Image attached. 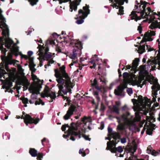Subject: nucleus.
<instances>
[{
  "label": "nucleus",
  "instance_id": "nucleus-16",
  "mask_svg": "<svg viewBox=\"0 0 160 160\" xmlns=\"http://www.w3.org/2000/svg\"><path fill=\"white\" fill-rule=\"evenodd\" d=\"M5 82L4 85L2 86V88L6 89L5 92H9L12 93V90L10 88L12 86V82L8 77L6 78L5 80Z\"/></svg>",
  "mask_w": 160,
  "mask_h": 160
},
{
  "label": "nucleus",
  "instance_id": "nucleus-44",
  "mask_svg": "<svg viewBox=\"0 0 160 160\" xmlns=\"http://www.w3.org/2000/svg\"><path fill=\"white\" fill-rule=\"evenodd\" d=\"M101 82H102V83L104 84H105L106 83V80L105 79L103 78L101 79H100Z\"/></svg>",
  "mask_w": 160,
  "mask_h": 160
},
{
  "label": "nucleus",
  "instance_id": "nucleus-40",
  "mask_svg": "<svg viewBox=\"0 0 160 160\" xmlns=\"http://www.w3.org/2000/svg\"><path fill=\"white\" fill-rule=\"evenodd\" d=\"M148 124L147 122H146V123H145V124L144 125V127L143 128V130L142 131L141 133L142 134L143 133L144 130L146 129V124Z\"/></svg>",
  "mask_w": 160,
  "mask_h": 160
},
{
  "label": "nucleus",
  "instance_id": "nucleus-18",
  "mask_svg": "<svg viewBox=\"0 0 160 160\" xmlns=\"http://www.w3.org/2000/svg\"><path fill=\"white\" fill-rule=\"evenodd\" d=\"M108 131L109 133V136L106 138V139L109 140L111 139V138H113L114 140H116V139H118L119 137V135L118 133L116 132H112V129L111 128H108Z\"/></svg>",
  "mask_w": 160,
  "mask_h": 160
},
{
  "label": "nucleus",
  "instance_id": "nucleus-21",
  "mask_svg": "<svg viewBox=\"0 0 160 160\" xmlns=\"http://www.w3.org/2000/svg\"><path fill=\"white\" fill-rule=\"evenodd\" d=\"M78 51V50H77L74 48L73 50L72 53L71 54L70 58L73 59L72 61V62L69 65L71 68V66L73 65L74 64L76 63L77 62V53L76 52Z\"/></svg>",
  "mask_w": 160,
  "mask_h": 160
},
{
  "label": "nucleus",
  "instance_id": "nucleus-25",
  "mask_svg": "<svg viewBox=\"0 0 160 160\" xmlns=\"http://www.w3.org/2000/svg\"><path fill=\"white\" fill-rule=\"evenodd\" d=\"M91 86L93 88L95 87V88L98 90H101V92H102V89H103L104 91V89L103 88H100L98 85L97 84V82L96 79H94L93 81H91Z\"/></svg>",
  "mask_w": 160,
  "mask_h": 160
},
{
  "label": "nucleus",
  "instance_id": "nucleus-11",
  "mask_svg": "<svg viewBox=\"0 0 160 160\" xmlns=\"http://www.w3.org/2000/svg\"><path fill=\"white\" fill-rule=\"evenodd\" d=\"M119 141L118 139L116 140H113L110 142H108L107 143V147L106 149L110 150L112 152L115 153L117 151L119 152H121L123 151V148L121 146H119L118 148H115L116 144Z\"/></svg>",
  "mask_w": 160,
  "mask_h": 160
},
{
  "label": "nucleus",
  "instance_id": "nucleus-35",
  "mask_svg": "<svg viewBox=\"0 0 160 160\" xmlns=\"http://www.w3.org/2000/svg\"><path fill=\"white\" fill-rule=\"evenodd\" d=\"M152 155L154 156H157L158 154V152L154 150H152L151 153Z\"/></svg>",
  "mask_w": 160,
  "mask_h": 160
},
{
  "label": "nucleus",
  "instance_id": "nucleus-63",
  "mask_svg": "<svg viewBox=\"0 0 160 160\" xmlns=\"http://www.w3.org/2000/svg\"><path fill=\"white\" fill-rule=\"evenodd\" d=\"M66 105H67V103H66L65 104V105H64V106H65V107L66 106Z\"/></svg>",
  "mask_w": 160,
  "mask_h": 160
},
{
  "label": "nucleus",
  "instance_id": "nucleus-27",
  "mask_svg": "<svg viewBox=\"0 0 160 160\" xmlns=\"http://www.w3.org/2000/svg\"><path fill=\"white\" fill-rule=\"evenodd\" d=\"M29 153L32 157H36L37 155V151L34 148H30Z\"/></svg>",
  "mask_w": 160,
  "mask_h": 160
},
{
  "label": "nucleus",
  "instance_id": "nucleus-59",
  "mask_svg": "<svg viewBox=\"0 0 160 160\" xmlns=\"http://www.w3.org/2000/svg\"><path fill=\"white\" fill-rule=\"evenodd\" d=\"M17 118H20V116H17Z\"/></svg>",
  "mask_w": 160,
  "mask_h": 160
},
{
  "label": "nucleus",
  "instance_id": "nucleus-22",
  "mask_svg": "<svg viewBox=\"0 0 160 160\" xmlns=\"http://www.w3.org/2000/svg\"><path fill=\"white\" fill-rule=\"evenodd\" d=\"M100 60L98 58H97V56L95 55L91 59L90 62L92 64V66H90V68H95L96 64H100L99 62Z\"/></svg>",
  "mask_w": 160,
  "mask_h": 160
},
{
  "label": "nucleus",
  "instance_id": "nucleus-15",
  "mask_svg": "<svg viewBox=\"0 0 160 160\" xmlns=\"http://www.w3.org/2000/svg\"><path fill=\"white\" fill-rule=\"evenodd\" d=\"M22 119L24 120V122L28 125V123H34L37 124L39 121L38 118L34 119L31 118L29 114H26L24 116H23L21 117Z\"/></svg>",
  "mask_w": 160,
  "mask_h": 160
},
{
  "label": "nucleus",
  "instance_id": "nucleus-32",
  "mask_svg": "<svg viewBox=\"0 0 160 160\" xmlns=\"http://www.w3.org/2000/svg\"><path fill=\"white\" fill-rule=\"evenodd\" d=\"M35 105H39L40 104L42 105H44V102H43L40 99H39L38 101H36L35 102Z\"/></svg>",
  "mask_w": 160,
  "mask_h": 160
},
{
  "label": "nucleus",
  "instance_id": "nucleus-41",
  "mask_svg": "<svg viewBox=\"0 0 160 160\" xmlns=\"http://www.w3.org/2000/svg\"><path fill=\"white\" fill-rule=\"evenodd\" d=\"M145 122H146V120H144L142 122L140 123L139 124L140 128H141L142 127V125H143V124Z\"/></svg>",
  "mask_w": 160,
  "mask_h": 160
},
{
  "label": "nucleus",
  "instance_id": "nucleus-31",
  "mask_svg": "<svg viewBox=\"0 0 160 160\" xmlns=\"http://www.w3.org/2000/svg\"><path fill=\"white\" fill-rule=\"evenodd\" d=\"M30 2V4L32 6H33L37 4L38 2V0H28Z\"/></svg>",
  "mask_w": 160,
  "mask_h": 160
},
{
  "label": "nucleus",
  "instance_id": "nucleus-10",
  "mask_svg": "<svg viewBox=\"0 0 160 160\" xmlns=\"http://www.w3.org/2000/svg\"><path fill=\"white\" fill-rule=\"evenodd\" d=\"M128 149L127 157L125 160H144L142 159H138L136 157L133 155L137 149L136 144L134 141L132 142V145Z\"/></svg>",
  "mask_w": 160,
  "mask_h": 160
},
{
  "label": "nucleus",
  "instance_id": "nucleus-7",
  "mask_svg": "<svg viewBox=\"0 0 160 160\" xmlns=\"http://www.w3.org/2000/svg\"><path fill=\"white\" fill-rule=\"evenodd\" d=\"M12 54L11 52L8 53L7 57L2 58L3 62L0 64V78L3 77L4 78H5V75H8L6 72L4 70V68L8 71L9 72L10 70L8 67V65L11 64L14 60L12 59Z\"/></svg>",
  "mask_w": 160,
  "mask_h": 160
},
{
  "label": "nucleus",
  "instance_id": "nucleus-24",
  "mask_svg": "<svg viewBox=\"0 0 160 160\" xmlns=\"http://www.w3.org/2000/svg\"><path fill=\"white\" fill-rule=\"evenodd\" d=\"M146 66H141L140 68L139 74L142 77H145L148 74V72L146 69Z\"/></svg>",
  "mask_w": 160,
  "mask_h": 160
},
{
  "label": "nucleus",
  "instance_id": "nucleus-3",
  "mask_svg": "<svg viewBox=\"0 0 160 160\" xmlns=\"http://www.w3.org/2000/svg\"><path fill=\"white\" fill-rule=\"evenodd\" d=\"M65 68V66L62 65L58 69H54L55 76L58 83L57 86L59 89L58 96H62L64 100L67 99L68 102V99H67V96L64 95H66L68 92H70L73 86L70 78L66 72Z\"/></svg>",
  "mask_w": 160,
  "mask_h": 160
},
{
  "label": "nucleus",
  "instance_id": "nucleus-9",
  "mask_svg": "<svg viewBox=\"0 0 160 160\" xmlns=\"http://www.w3.org/2000/svg\"><path fill=\"white\" fill-rule=\"evenodd\" d=\"M88 7L86 6L83 8V10L82 9L78 11V16L75 18V19H78L76 22L78 24H79L82 23L84 22L83 19L87 16L88 14L89 13V10L88 9Z\"/></svg>",
  "mask_w": 160,
  "mask_h": 160
},
{
  "label": "nucleus",
  "instance_id": "nucleus-50",
  "mask_svg": "<svg viewBox=\"0 0 160 160\" xmlns=\"http://www.w3.org/2000/svg\"><path fill=\"white\" fill-rule=\"evenodd\" d=\"M126 69H129L131 68V66L130 65H127L126 66Z\"/></svg>",
  "mask_w": 160,
  "mask_h": 160
},
{
  "label": "nucleus",
  "instance_id": "nucleus-46",
  "mask_svg": "<svg viewBox=\"0 0 160 160\" xmlns=\"http://www.w3.org/2000/svg\"><path fill=\"white\" fill-rule=\"evenodd\" d=\"M146 47L147 48V49L148 50V51H152V50L150 49V47L149 46H148V45H146Z\"/></svg>",
  "mask_w": 160,
  "mask_h": 160
},
{
  "label": "nucleus",
  "instance_id": "nucleus-37",
  "mask_svg": "<svg viewBox=\"0 0 160 160\" xmlns=\"http://www.w3.org/2000/svg\"><path fill=\"white\" fill-rule=\"evenodd\" d=\"M93 94L95 96L96 98H97L98 100H99V98L98 96V93L97 92H94Z\"/></svg>",
  "mask_w": 160,
  "mask_h": 160
},
{
  "label": "nucleus",
  "instance_id": "nucleus-14",
  "mask_svg": "<svg viewBox=\"0 0 160 160\" xmlns=\"http://www.w3.org/2000/svg\"><path fill=\"white\" fill-rule=\"evenodd\" d=\"M158 53L157 56L155 58H153L150 60L149 59L147 61V63L149 66L155 65L158 64L159 69H160V45H159Z\"/></svg>",
  "mask_w": 160,
  "mask_h": 160
},
{
  "label": "nucleus",
  "instance_id": "nucleus-5",
  "mask_svg": "<svg viewBox=\"0 0 160 160\" xmlns=\"http://www.w3.org/2000/svg\"><path fill=\"white\" fill-rule=\"evenodd\" d=\"M2 11L0 9V19L1 20L0 28L2 30V33L3 36L6 38L5 39V45L7 48L10 49L12 53L17 52L18 48L16 44L9 38H7L8 36V29L7 26L5 22V19L1 14Z\"/></svg>",
  "mask_w": 160,
  "mask_h": 160
},
{
  "label": "nucleus",
  "instance_id": "nucleus-58",
  "mask_svg": "<svg viewBox=\"0 0 160 160\" xmlns=\"http://www.w3.org/2000/svg\"><path fill=\"white\" fill-rule=\"evenodd\" d=\"M137 131H138V132H139V131L140 130V129H139V128H137Z\"/></svg>",
  "mask_w": 160,
  "mask_h": 160
},
{
  "label": "nucleus",
  "instance_id": "nucleus-53",
  "mask_svg": "<svg viewBox=\"0 0 160 160\" xmlns=\"http://www.w3.org/2000/svg\"><path fill=\"white\" fill-rule=\"evenodd\" d=\"M42 40L41 39H40V40L39 41H38V42L39 43H42Z\"/></svg>",
  "mask_w": 160,
  "mask_h": 160
},
{
  "label": "nucleus",
  "instance_id": "nucleus-43",
  "mask_svg": "<svg viewBox=\"0 0 160 160\" xmlns=\"http://www.w3.org/2000/svg\"><path fill=\"white\" fill-rule=\"evenodd\" d=\"M56 49L57 51L58 52H61V50L60 47H56Z\"/></svg>",
  "mask_w": 160,
  "mask_h": 160
},
{
  "label": "nucleus",
  "instance_id": "nucleus-51",
  "mask_svg": "<svg viewBox=\"0 0 160 160\" xmlns=\"http://www.w3.org/2000/svg\"><path fill=\"white\" fill-rule=\"evenodd\" d=\"M104 109V107L102 104L101 105V109L102 110Z\"/></svg>",
  "mask_w": 160,
  "mask_h": 160
},
{
  "label": "nucleus",
  "instance_id": "nucleus-26",
  "mask_svg": "<svg viewBox=\"0 0 160 160\" xmlns=\"http://www.w3.org/2000/svg\"><path fill=\"white\" fill-rule=\"evenodd\" d=\"M20 84L23 86L24 87L26 88V89H27L29 85V83L27 79L24 78L21 80Z\"/></svg>",
  "mask_w": 160,
  "mask_h": 160
},
{
  "label": "nucleus",
  "instance_id": "nucleus-57",
  "mask_svg": "<svg viewBox=\"0 0 160 160\" xmlns=\"http://www.w3.org/2000/svg\"><path fill=\"white\" fill-rule=\"evenodd\" d=\"M75 118L76 119H78L79 118V117L78 116H76L75 117Z\"/></svg>",
  "mask_w": 160,
  "mask_h": 160
},
{
  "label": "nucleus",
  "instance_id": "nucleus-47",
  "mask_svg": "<svg viewBox=\"0 0 160 160\" xmlns=\"http://www.w3.org/2000/svg\"><path fill=\"white\" fill-rule=\"evenodd\" d=\"M128 109L127 106L125 105L122 108V109L123 110H126Z\"/></svg>",
  "mask_w": 160,
  "mask_h": 160
},
{
  "label": "nucleus",
  "instance_id": "nucleus-61",
  "mask_svg": "<svg viewBox=\"0 0 160 160\" xmlns=\"http://www.w3.org/2000/svg\"><path fill=\"white\" fill-rule=\"evenodd\" d=\"M29 102H30V103L31 104L33 103V102H32L31 101H29Z\"/></svg>",
  "mask_w": 160,
  "mask_h": 160
},
{
  "label": "nucleus",
  "instance_id": "nucleus-29",
  "mask_svg": "<svg viewBox=\"0 0 160 160\" xmlns=\"http://www.w3.org/2000/svg\"><path fill=\"white\" fill-rule=\"evenodd\" d=\"M145 46L144 45L140 46L138 48L139 52L142 54L145 51Z\"/></svg>",
  "mask_w": 160,
  "mask_h": 160
},
{
  "label": "nucleus",
  "instance_id": "nucleus-34",
  "mask_svg": "<svg viewBox=\"0 0 160 160\" xmlns=\"http://www.w3.org/2000/svg\"><path fill=\"white\" fill-rule=\"evenodd\" d=\"M152 147L150 146H148V148L147 150V152L148 154H150L151 152L152 151Z\"/></svg>",
  "mask_w": 160,
  "mask_h": 160
},
{
  "label": "nucleus",
  "instance_id": "nucleus-49",
  "mask_svg": "<svg viewBox=\"0 0 160 160\" xmlns=\"http://www.w3.org/2000/svg\"><path fill=\"white\" fill-rule=\"evenodd\" d=\"M138 30L139 31L140 33H141V27L140 26H139L138 27Z\"/></svg>",
  "mask_w": 160,
  "mask_h": 160
},
{
  "label": "nucleus",
  "instance_id": "nucleus-6",
  "mask_svg": "<svg viewBox=\"0 0 160 160\" xmlns=\"http://www.w3.org/2000/svg\"><path fill=\"white\" fill-rule=\"evenodd\" d=\"M48 44L53 45L55 44V42L53 40L48 39L46 41L44 47L43 46V44L42 45L39 44L38 47L39 48L38 52L37 53L38 55L39 56L38 59L40 60L41 66L42 65V60H45V58L47 59V60L48 61L47 65L45 66L46 68H47V66H50L51 64H52L54 62L52 59H48L52 57L51 54L49 52H48V48L47 45Z\"/></svg>",
  "mask_w": 160,
  "mask_h": 160
},
{
  "label": "nucleus",
  "instance_id": "nucleus-55",
  "mask_svg": "<svg viewBox=\"0 0 160 160\" xmlns=\"http://www.w3.org/2000/svg\"><path fill=\"white\" fill-rule=\"evenodd\" d=\"M123 154H120V155H119V157H123Z\"/></svg>",
  "mask_w": 160,
  "mask_h": 160
},
{
  "label": "nucleus",
  "instance_id": "nucleus-13",
  "mask_svg": "<svg viewBox=\"0 0 160 160\" xmlns=\"http://www.w3.org/2000/svg\"><path fill=\"white\" fill-rule=\"evenodd\" d=\"M124 2L127 3L128 1V0H114L115 2L112 5L113 8L119 9V11L117 12V14L118 15L123 14V7L121 5L123 4Z\"/></svg>",
  "mask_w": 160,
  "mask_h": 160
},
{
  "label": "nucleus",
  "instance_id": "nucleus-20",
  "mask_svg": "<svg viewBox=\"0 0 160 160\" xmlns=\"http://www.w3.org/2000/svg\"><path fill=\"white\" fill-rule=\"evenodd\" d=\"M155 35V32L149 31L145 35L143 40L144 41H150L152 40V37Z\"/></svg>",
  "mask_w": 160,
  "mask_h": 160
},
{
  "label": "nucleus",
  "instance_id": "nucleus-56",
  "mask_svg": "<svg viewBox=\"0 0 160 160\" xmlns=\"http://www.w3.org/2000/svg\"><path fill=\"white\" fill-rule=\"evenodd\" d=\"M146 60L145 58H143L142 59V61L143 62H145Z\"/></svg>",
  "mask_w": 160,
  "mask_h": 160
},
{
  "label": "nucleus",
  "instance_id": "nucleus-64",
  "mask_svg": "<svg viewBox=\"0 0 160 160\" xmlns=\"http://www.w3.org/2000/svg\"><path fill=\"white\" fill-rule=\"evenodd\" d=\"M158 151L160 152V149L158 150Z\"/></svg>",
  "mask_w": 160,
  "mask_h": 160
},
{
  "label": "nucleus",
  "instance_id": "nucleus-48",
  "mask_svg": "<svg viewBox=\"0 0 160 160\" xmlns=\"http://www.w3.org/2000/svg\"><path fill=\"white\" fill-rule=\"evenodd\" d=\"M120 103L119 102H116V105L115 106H117L118 107L120 105Z\"/></svg>",
  "mask_w": 160,
  "mask_h": 160
},
{
  "label": "nucleus",
  "instance_id": "nucleus-36",
  "mask_svg": "<svg viewBox=\"0 0 160 160\" xmlns=\"http://www.w3.org/2000/svg\"><path fill=\"white\" fill-rule=\"evenodd\" d=\"M127 91L128 94L130 95L133 92L132 89L131 88H128Z\"/></svg>",
  "mask_w": 160,
  "mask_h": 160
},
{
  "label": "nucleus",
  "instance_id": "nucleus-33",
  "mask_svg": "<svg viewBox=\"0 0 160 160\" xmlns=\"http://www.w3.org/2000/svg\"><path fill=\"white\" fill-rule=\"evenodd\" d=\"M38 160H42L41 159L42 158L43 155L42 153H39L38 154L37 153Z\"/></svg>",
  "mask_w": 160,
  "mask_h": 160
},
{
  "label": "nucleus",
  "instance_id": "nucleus-54",
  "mask_svg": "<svg viewBox=\"0 0 160 160\" xmlns=\"http://www.w3.org/2000/svg\"><path fill=\"white\" fill-rule=\"evenodd\" d=\"M8 116H7L6 115H5V119H8Z\"/></svg>",
  "mask_w": 160,
  "mask_h": 160
},
{
  "label": "nucleus",
  "instance_id": "nucleus-39",
  "mask_svg": "<svg viewBox=\"0 0 160 160\" xmlns=\"http://www.w3.org/2000/svg\"><path fill=\"white\" fill-rule=\"evenodd\" d=\"M18 70L20 73H22L23 72V69L20 66H18Z\"/></svg>",
  "mask_w": 160,
  "mask_h": 160
},
{
  "label": "nucleus",
  "instance_id": "nucleus-12",
  "mask_svg": "<svg viewBox=\"0 0 160 160\" xmlns=\"http://www.w3.org/2000/svg\"><path fill=\"white\" fill-rule=\"evenodd\" d=\"M28 56L22 54H21L20 55L22 58H24L26 60H28L30 69L32 72H34L36 71V69L34 68L35 65L33 63V58L31 57V56L33 54V52L31 51H29L28 52Z\"/></svg>",
  "mask_w": 160,
  "mask_h": 160
},
{
  "label": "nucleus",
  "instance_id": "nucleus-2",
  "mask_svg": "<svg viewBox=\"0 0 160 160\" xmlns=\"http://www.w3.org/2000/svg\"><path fill=\"white\" fill-rule=\"evenodd\" d=\"M91 122L92 120L90 117H84L80 123L77 122L76 124L72 123L70 127L67 125H62V131H64L66 128H68V131L65 132L66 134L63 135V137L66 138L71 135L70 139L74 141L75 138L74 137H78L79 138L81 136H82L85 140L90 141V138L88 136L84 134V133L87 128L89 130L91 129L90 126L92 124Z\"/></svg>",
  "mask_w": 160,
  "mask_h": 160
},
{
  "label": "nucleus",
  "instance_id": "nucleus-60",
  "mask_svg": "<svg viewBox=\"0 0 160 160\" xmlns=\"http://www.w3.org/2000/svg\"><path fill=\"white\" fill-rule=\"evenodd\" d=\"M157 42H158V44H160V42H159V39H158V40H157Z\"/></svg>",
  "mask_w": 160,
  "mask_h": 160
},
{
  "label": "nucleus",
  "instance_id": "nucleus-19",
  "mask_svg": "<svg viewBox=\"0 0 160 160\" xmlns=\"http://www.w3.org/2000/svg\"><path fill=\"white\" fill-rule=\"evenodd\" d=\"M70 44L73 47H75L79 49L82 48V45L81 42L80 41L76 39H70L68 41Z\"/></svg>",
  "mask_w": 160,
  "mask_h": 160
},
{
  "label": "nucleus",
  "instance_id": "nucleus-42",
  "mask_svg": "<svg viewBox=\"0 0 160 160\" xmlns=\"http://www.w3.org/2000/svg\"><path fill=\"white\" fill-rule=\"evenodd\" d=\"M121 141L122 143H124L126 142V140L125 138H123L121 139Z\"/></svg>",
  "mask_w": 160,
  "mask_h": 160
},
{
  "label": "nucleus",
  "instance_id": "nucleus-4",
  "mask_svg": "<svg viewBox=\"0 0 160 160\" xmlns=\"http://www.w3.org/2000/svg\"><path fill=\"white\" fill-rule=\"evenodd\" d=\"M131 71H132V72H131L130 75H129L127 72L123 73L124 82L122 84L118 87L117 89H115L114 93L116 95L120 96L122 95L123 90L127 87V83H130L133 85L140 83V79L136 77L135 75L132 73L135 72V69H132Z\"/></svg>",
  "mask_w": 160,
  "mask_h": 160
},
{
  "label": "nucleus",
  "instance_id": "nucleus-17",
  "mask_svg": "<svg viewBox=\"0 0 160 160\" xmlns=\"http://www.w3.org/2000/svg\"><path fill=\"white\" fill-rule=\"evenodd\" d=\"M41 96L43 98L45 97H50L52 99H54L56 98V95L55 93L48 90V88L45 90L44 93L41 94Z\"/></svg>",
  "mask_w": 160,
  "mask_h": 160
},
{
  "label": "nucleus",
  "instance_id": "nucleus-1",
  "mask_svg": "<svg viewBox=\"0 0 160 160\" xmlns=\"http://www.w3.org/2000/svg\"><path fill=\"white\" fill-rule=\"evenodd\" d=\"M141 4L138 3L135 5L134 10L136 11L132 12L130 16L132 19L136 21L140 19L141 18H146L151 22L150 28L153 29L158 28L160 29V16L152 12L149 7L146 9V2L140 1Z\"/></svg>",
  "mask_w": 160,
  "mask_h": 160
},
{
  "label": "nucleus",
  "instance_id": "nucleus-52",
  "mask_svg": "<svg viewBox=\"0 0 160 160\" xmlns=\"http://www.w3.org/2000/svg\"><path fill=\"white\" fill-rule=\"evenodd\" d=\"M46 138H44L42 140V143L43 142H44L45 140H46Z\"/></svg>",
  "mask_w": 160,
  "mask_h": 160
},
{
  "label": "nucleus",
  "instance_id": "nucleus-23",
  "mask_svg": "<svg viewBox=\"0 0 160 160\" xmlns=\"http://www.w3.org/2000/svg\"><path fill=\"white\" fill-rule=\"evenodd\" d=\"M74 109L73 106H71L67 111L66 114L63 116V118L65 120L68 119L72 115Z\"/></svg>",
  "mask_w": 160,
  "mask_h": 160
},
{
  "label": "nucleus",
  "instance_id": "nucleus-38",
  "mask_svg": "<svg viewBox=\"0 0 160 160\" xmlns=\"http://www.w3.org/2000/svg\"><path fill=\"white\" fill-rule=\"evenodd\" d=\"M22 102L24 104L27 103L28 101V99L26 98H23L22 99Z\"/></svg>",
  "mask_w": 160,
  "mask_h": 160
},
{
  "label": "nucleus",
  "instance_id": "nucleus-30",
  "mask_svg": "<svg viewBox=\"0 0 160 160\" xmlns=\"http://www.w3.org/2000/svg\"><path fill=\"white\" fill-rule=\"evenodd\" d=\"M112 109L114 112L117 114L119 113V108L118 107L114 106Z\"/></svg>",
  "mask_w": 160,
  "mask_h": 160
},
{
  "label": "nucleus",
  "instance_id": "nucleus-62",
  "mask_svg": "<svg viewBox=\"0 0 160 160\" xmlns=\"http://www.w3.org/2000/svg\"><path fill=\"white\" fill-rule=\"evenodd\" d=\"M160 100V98H158V101H159Z\"/></svg>",
  "mask_w": 160,
  "mask_h": 160
},
{
  "label": "nucleus",
  "instance_id": "nucleus-45",
  "mask_svg": "<svg viewBox=\"0 0 160 160\" xmlns=\"http://www.w3.org/2000/svg\"><path fill=\"white\" fill-rule=\"evenodd\" d=\"M104 128V124L103 123H102L101 124V127L99 128V129H100L101 130L102 129Z\"/></svg>",
  "mask_w": 160,
  "mask_h": 160
},
{
  "label": "nucleus",
  "instance_id": "nucleus-8",
  "mask_svg": "<svg viewBox=\"0 0 160 160\" xmlns=\"http://www.w3.org/2000/svg\"><path fill=\"white\" fill-rule=\"evenodd\" d=\"M32 77L34 82V83L30 86L29 89V90L30 92L33 94H38L39 93L40 89L42 88L41 84L42 82L37 78L35 75L32 74Z\"/></svg>",
  "mask_w": 160,
  "mask_h": 160
},
{
  "label": "nucleus",
  "instance_id": "nucleus-28",
  "mask_svg": "<svg viewBox=\"0 0 160 160\" xmlns=\"http://www.w3.org/2000/svg\"><path fill=\"white\" fill-rule=\"evenodd\" d=\"M89 150L88 149H86L85 152H84L83 149H81L79 151V153L82 154V156H84L86 155V153L88 154V153Z\"/></svg>",
  "mask_w": 160,
  "mask_h": 160
}]
</instances>
